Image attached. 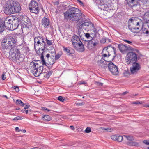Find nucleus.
Segmentation results:
<instances>
[{
  "label": "nucleus",
  "mask_w": 149,
  "mask_h": 149,
  "mask_svg": "<svg viewBox=\"0 0 149 149\" xmlns=\"http://www.w3.org/2000/svg\"><path fill=\"white\" fill-rule=\"evenodd\" d=\"M85 104V103L82 102L81 103H76V105L77 106H82L84 105Z\"/></svg>",
  "instance_id": "6e6d98bb"
},
{
  "label": "nucleus",
  "mask_w": 149,
  "mask_h": 149,
  "mask_svg": "<svg viewBox=\"0 0 149 149\" xmlns=\"http://www.w3.org/2000/svg\"><path fill=\"white\" fill-rule=\"evenodd\" d=\"M136 18L132 17L129 20L128 27L129 29L134 33H139L140 29V26L142 23L139 22L135 19Z\"/></svg>",
  "instance_id": "39448f33"
},
{
  "label": "nucleus",
  "mask_w": 149,
  "mask_h": 149,
  "mask_svg": "<svg viewBox=\"0 0 149 149\" xmlns=\"http://www.w3.org/2000/svg\"><path fill=\"white\" fill-rule=\"evenodd\" d=\"M52 120V118L49 115H45L42 117V120L44 121H48Z\"/></svg>",
  "instance_id": "7c9ffc66"
},
{
  "label": "nucleus",
  "mask_w": 149,
  "mask_h": 149,
  "mask_svg": "<svg viewBox=\"0 0 149 149\" xmlns=\"http://www.w3.org/2000/svg\"><path fill=\"white\" fill-rule=\"evenodd\" d=\"M118 48L122 52L126 51L127 50H132L131 47H129L128 46L123 44L118 45Z\"/></svg>",
  "instance_id": "412c9836"
},
{
  "label": "nucleus",
  "mask_w": 149,
  "mask_h": 149,
  "mask_svg": "<svg viewBox=\"0 0 149 149\" xmlns=\"http://www.w3.org/2000/svg\"><path fill=\"white\" fill-rule=\"evenodd\" d=\"M34 48L36 50V48L38 50L36 51V53L39 55H41L40 58L43 65H45L46 63L44 58L45 51L47 49L48 45L45 42L44 38L43 36L36 37L34 38Z\"/></svg>",
  "instance_id": "f03ea898"
},
{
  "label": "nucleus",
  "mask_w": 149,
  "mask_h": 149,
  "mask_svg": "<svg viewBox=\"0 0 149 149\" xmlns=\"http://www.w3.org/2000/svg\"><path fill=\"white\" fill-rule=\"evenodd\" d=\"M116 141L118 142H121L123 139V137L121 136H117Z\"/></svg>",
  "instance_id": "c9c22d12"
},
{
  "label": "nucleus",
  "mask_w": 149,
  "mask_h": 149,
  "mask_svg": "<svg viewBox=\"0 0 149 149\" xmlns=\"http://www.w3.org/2000/svg\"><path fill=\"white\" fill-rule=\"evenodd\" d=\"M106 39L104 38H102L100 40L101 43H104L106 42Z\"/></svg>",
  "instance_id": "8fccbe9b"
},
{
  "label": "nucleus",
  "mask_w": 149,
  "mask_h": 149,
  "mask_svg": "<svg viewBox=\"0 0 149 149\" xmlns=\"http://www.w3.org/2000/svg\"><path fill=\"white\" fill-rule=\"evenodd\" d=\"M132 66L130 68L131 74H136L139 70L141 69V66L137 62L132 63Z\"/></svg>",
  "instance_id": "f8f14e48"
},
{
  "label": "nucleus",
  "mask_w": 149,
  "mask_h": 149,
  "mask_svg": "<svg viewBox=\"0 0 149 149\" xmlns=\"http://www.w3.org/2000/svg\"><path fill=\"white\" fill-rule=\"evenodd\" d=\"M91 131V129L90 127H87L85 130V132L86 133H89Z\"/></svg>",
  "instance_id": "c03bdc74"
},
{
  "label": "nucleus",
  "mask_w": 149,
  "mask_h": 149,
  "mask_svg": "<svg viewBox=\"0 0 149 149\" xmlns=\"http://www.w3.org/2000/svg\"><path fill=\"white\" fill-rule=\"evenodd\" d=\"M106 49L107 50L108 52V57H109L111 56V54H110V52H113L114 54V55L113 56V58L111 60H108L107 61V62H109L110 61H112L115 58V57L116 56V48L112 46L111 45H108L106 47H105Z\"/></svg>",
  "instance_id": "4468645a"
},
{
  "label": "nucleus",
  "mask_w": 149,
  "mask_h": 149,
  "mask_svg": "<svg viewBox=\"0 0 149 149\" xmlns=\"http://www.w3.org/2000/svg\"><path fill=\"white\" fill-rule=\"evenodd\" d=\"M21 50L23 54H26L29 51V48L26 45L22 44L17 47H12L9 52V58L13 62L22 63L25 58L24 55L21 53L19 50Z\"/></svg>",
  "instance_id": "f257e3e1"
},
{
  "label": "nucleus",
  "mask_w": 149,
  "mask_h": 149,
  "mask_svg": "<svg viewBox=\"0 0 149 149\" xmlns=\"http://www.w3.org/2000/svg\"><path fill=\"white\" fill-rule=\"evenodd\" d=\"M5 21L0 20V33L3 32L6 28Z\"/></svg>",
  "instance_id": "a878e982"
},
{
  "label": "nucleus",
  "mask_w": 149,
  "mask_h": 149,
  "mask_svg": "<svg viewBox=\"0 0 149 149\" xmlns=\"http://www.w3.org/2000/svg\"><path fill=\"white\" fill-rule=\"evenodd\" d=\"M143 142L146 145H149V141H148L147 140H144Z\"/></svg>",
  "instance_id": "4d7b16f0"
},
{
  "label": "nucleus",
  "mask_w": 149,
  "mask_h": 149,
  "mask_svg": "<svg viewBox=\"0 0 149 149\" xmlns=\"http://www.w3.org/2000/svg\"><path fill=\"white\" fill-rule=\"evenodd\" d=\"M63 54V52L62 51H60L58 52L57 54H55V56L54 57V59L56 61L58 60L60 57Z\"/></svg>",
  "instance_id": "cd10ccee"
},
{
  "label": "nucleus",
  "mask_w": 149,
  "mask_h": 149,
  "mask_svg": "<svg viewBox=\"0 0 149 149\" xmlns=\"http://www.w3.org/2000/svg\"><path fill=\"white\" fill-rule=\"evenodd\" d=\"M101 129L102 130H105L108 132H110L113 130V129H111L110 128H104V127H101Z\"/></svg>",
  "instance_id": "ea45409f"
},
{
  "label": "nucleus",
  "mask_w": 149,
  "mask_h": 149,
  "mask_svg": "<svg viewBox=\"0 0 149 149\" xmlns=\"http://www.w3.org/2000/svg\"><path fill=\"white\" fill-rule=\"evenodd\" d=\"M5 40L9 43V45H10L12 47H17L15 46V44L17 41V38L15 36H8Z\"/></svg>",
  "instance_id": "dca6fc26"
},
{
  "label": "nucleus",
  "mask_w": 149,
  "mask_h": 149,
  "mask_svg": "<svg viewBox=\"0 0 149 149\" xmlns=\"http://www.w3.org/2000/svg\"><path fill=\"white\" fill-rule=\"evenodd\" d=\"M107 67H108V65H107V64L106 63L104 65H103V66L102 65V66H101V67L102 68L105 69L107 68Z\"/></svg>",
  "instance_id": "864d4df0"
},
{
  "label": "nucleus",
  "mask_w": 149,
  "mask_h": 149,
  "mask_svg": "<svg viewBox=\"0 0 149 149\" xmlns=\"http://www.w3.org/2000/svg\"><path fill=\"white\" fill-rule=\"evenodd\" d=\"M74 48L77 51L83 52L85 51L84 45L81 42L77 43L76 45L73 46Z\"/></svg>",
  "instance_id": "a211bd4d"
},
{
  "label": "nucleus",
  "mask_w": 149,
  "mask_h": 149,
  "mask_svg": "<svg viewBox=\"0 0 149 149\" xmlns=\"http://www.w3.org/2000/svg\"><path fill=\"white\" fill-rule=\"evenodd\" d=\"M124 136L125 137L127 140L129 141H132L134 139L133 137L132 136L124 135Z\"/></svg>",
  "instance_id": "4c0bfd02"
},
{
  "label": "nucleus",
  "mask_w": 149,
  "mask_h": 149,
  "mask_svg": "<svg viewBox=\"0 0 149 149\" xmlns=\"http://www.w3.org/2000/svg\"><path fill=\"white\" fill-rule=\"evenodd\" d=\"M49 52L51 54H56V52L55 49H54L52 51H49Z\"/></svg>",
  "instance_id": "e2e57ef3"
},
{
  "label": "nucleus",
  "mask_w": 149,
  "mask_h": 149,
  "mask_svg": "<svg viewBox=\"0 0 149 149\" xmlns=\"http://www.w3.org/2000/svg\"><path fill=\"white\" fill-rule=\"evenodd\" d=\"M124 75L125 76H127L128 75H129L130 74L129 73V72L127 71H126L124 73Z\"/></svg>",
  "instance_id": "680f3d73"
},
{
  "label": "nucleus",
  "mask_w": 149,
  "mask_h": 149,
  "mask_svg": "<svg viewBox=\"0 0 149 149\" xmlns=\"http://www.w3.org/2000/svg\"><path fill=\"white\" fill-rule=\"evenodd\" d=\"M124 42H125L126 43H127L128 44L132 45V42L131 41H130L126 40H123Z\"/></svg>",
  "instance_id": "5fc2aeb1"
},
{
  "label": "nucleus",
  "mask_w": 149,
  "mask_h": 149,
  "mask_svg": "<svg viewBox=\"0 0 149 149\" xmlns=\"http://www.w3.org/2000/svg\"><path fill=\"white\" fill-rule=\"evenodd\" d=\"M16 105L20 104L21 106H24V103L22 101L19 99H17L15 102Z\"/></svg>",
  "instance_id": "72a5a7b5"
},
{
  "label": "nucleus",
  "mask_w": 149,
  "mask_h": 149,
  "mask_svg": "<svg viewBox=\"0 0 149 149\" xmlns=\"http://www.w3.org/2000/svg\"><path fill=\"white\" fill-rule=\"evenodd\" d=\"M85 35V36L87 38H91V35L90 33H84Z\"/></svg>",
  "instance_id": "603ef678"
},
{
  "label": "nucleus",
  "mask_w": 149,
  "mask_h": 149,
  "mask_svg": "<svg viewBox=\"0 0 149 149\" xmlns=\"http://www.w3.org/2000/svg\"><path fill=\"white\" fill-rule=\"evenodd\" d=\"M143 4H146L149 3V0H138Z\"/></svg>",
  "instance_id": "37998d69"
},
{
  "label": "nucleus",
  "mask_w": 149,
  "mask_h": 149,
  "mask_svg": "<svg viewBox=\"0 0 149 149\" xmlns=\"http://www.w3.org/2000/svg\"><path fill=\"white\" fill-rule=\"evenodd\" d=\"M6 28L9 30L13 31L16 29L19 25V21L17 18L15 17L10 19L9 17L5 19Z\"/></svg>",
  "instance_id": "423d86ee"
},
{
  "label": "nucleus",
  "mask_w": 149,
  "mask_h": 149,
  "mask_svg": "<svg viewBox=\"0 0 149 149\" xmlns=\"http://www.w3.org/2000/svg\"><path fill=\"white\" fill-rule=\"evenodd\" d=\"M98 44V43L96 42H93V44H92V47H94L97 45Z\"/></svg>",
  "instance_id": "69168bd1"
},
{
  "label": "nucleus",
  "mask_w": 149,
  "mask_h": 149,
  "mask_svg": "<svg viewBox=\"0 0 149 149\" xmlns=\"http://www.w3.org/2000/svg\"><path fill=\"white\" fill-rule=\"evenodd\" d=\"M96 83L97 84V85L99 86H101L103 85V83H101L96 82Z\"/></svg>",
  "instance_id": "bf43d9fd"
},
{
  "label": "nucleus",
  "mask_w": 149,
  "mask_h": 149,
  "mask_svg": "<svg viewBox=\"0 0 149 149\" xmlns=\"http://www.w3.org/2000/svg\"><path fill=\"white\" fill-rule=\"evenodd\" d=\"M23 119V118L22 117H20L19 116H17L15 118H14L12 119L13 121H17L18 120H22Z\"/></svg>",
  "instance_id": "a19ab883"
},
{
  "label": "nucleus",
  "mask_w": 149,
  "mask_h": 149,
  "mask_svg": "<svg viewBox=\"0 0 149 149\" xmlns=\"http://www.w3.org/2000/svg\"><path fill=\"white\" fill-rule=\"evenodd\" d=\"M109 1H107L104 2L103 5H104L105 7H109L110 6V4L109 3Z\"/></svg>",
  "instance_id": "e433bc0d"
},
{
  "label": "nucleus",
  "mask_w": 149,
  "mask_h": 149,
  "mask_svg": "<svg viewBox=\"0 0 149 149\" xmlns=\"http://www.w3.org/2000/svg\"><path fill=\"white\" fill-rule=\"evenodd\" d=\"M50 47H49V49L48 48V47H47V49H46V50L45 51V52L47 51V50H53L54 49H54V47L50 45Z\"/></svg>",
  "instance_id": "3c124183"
},
{
  "label": "nucleus",
  "mask_w": 149,
  "mask_h": 149,
  "mask_svg": "<svg viewBox=\"0 0 149 149\" xmlns=\"http://www.w3.org/2000/svg\"><path fill=\"white\" fill-rule=\"evenodd\" d=\"M95 1L97 3L100 4L101 5H103L104 2L107 1H109V0H93Z\"/></svg>",
  "instance_id": "473e14b6"
},
{
  "label": "nucleus",
  "mask_w": 149,
  "mask_h": 149,
  "mask_svg": "<svg viewBox=\"0 0 149 149\" xmlns=\"http://www.w3.org/2000/svg\"><path fill=\"white\" fill-rule=\"evenodd\" d=\"M126 144L130 146H137L139 145L138 143L134 141H128L126 143Z\"/></svg>",
  "instance_id": "bb28decb"
},
{
  "label": "nucleus",
  "mask_w": 149,
  "mask_h": 149,
  "mask_svg": "<svg viewBox=\"0 0 149 149\" xmlns=\"http://www.w3.org/2000/svg\"><path fill=\"white\" fill-rule=\"evenodd\" d=\"M110 63L108 65V69L112 74L115 75H117L118 74L119 72L118 69V67L115 65L111 61L109 62Z\"/></svg>",
  "instance_id": "ddd939ff"
},
{
  "label": "nucleus",
  "mask_w": 149,
  "mask_h": 149,
  "mask_svg": "<svg viewBox=\"0 0 149 149\" xmlns=\"http://www.w3.org/2000/svg\"><path fill=\"white\" fill-rule=\"evenodd\" d=\"M13 88L15 90L16 92H18L19 91V88L18 86H14L13 87Z\"/></svg>",
  "instance_id": "09e8293b"
},
{
  "label": "nucleus",
  "mask_w": 149,
  "mask_h": 149,
  "mask_svg": "<svg viewBox=\"0 0 149 149\" xmlns=\"http://www.w3.org/2000/svg\"><path fill=\"white\" fill-rule=\"evenodd\" d=\"M79 9L74 7H70L65 12L63 13L64 20L67 21L70 20L73 17V16L78 11Z\"/></svg>",
  "instance_id": "6e6552de"
},
{
  "label": "nucleus",
  "mask_w": 149,
  "mask_h": 149,
  "mask_svg": "<svg viewBox=\"0 0 149 149\" xmlns=\"http://www.w3.org/2000/svg\"><path fill=\"white\" fill-rule=\"evenodd\" d=\"M88 18L84 17L77 25L79 26L78 31L79 32L81 31H88L94 26V25Z\"/></svg>",
  "instance_id": "0eeeda50"
},
{
  "label": "nucleus",
  "mask_w": 149,
  "mask_h": 149,
  "mask_svg": "<svg viewBox=\"0 0 149 149\" xmlns=\"http://www.w3.org/2000/svg\"><path fill=\"white\" fill-rule=\"evenodd\" d=\"M142 103V102H140L139 101H136V102H132V104H141Z\"/></svg>",
  "instance_id": "49530a36"
},
{
  "label": "nucleus",
  "mask_w": 149,
  "mask_h": 149,
  "mask_svg": "<svg viewBox=\"0 0 149 149\" xmlns=\"http://www.w3.org/2000/svg\"><path fill=\"white\" fill-rule=\"evenodd\" d=\"M58 100L60 101L63 102L64 101L65 99L63 97L60 96L58 97Z\"/></svg>",
  "instance_id": "a18cd8bd"
},
{
  "label": "nucleus",
  "mask_w": 149,
  "mask_h": 149,
  "mask_svg": "<svg viewBox=\"0 0 149 149\" xmlns=\"http://www.w3.org/2000/svg\"><path fill=\"white\" fill-rule=\"evenodd\" d=\"M137 54L133 52H130L126 55V62L128 65L132 64V63L137 62Z\"/></svg>",
  "instance_id": "1a4fd4ad"
},
{
  "label": "nucleus",
  "mask_w": 149,
  "mask_h": 149,
  "mask_svg": "<svg viewBox=\"0 0 149 149\" xmlns=\"http://www.w3.org/2000/svg\"><path fill=\"white\" fill-rule=\"evenodd\" d=\"M45 41L47 45H48L49 47V45H52V41L49 40L47 38H45Z\"/></svg>",
  "instance_id": "f704fd0d"
},
{
  "label": "nucleus",
  "mask_w": 149,
  "mask_h": 149,
  "mask_svg": "<svg viewBox=\"0 0 149 149\" xmlns=\"http://www.w3.org/2000/svg\"><path fill=\"white\" fill-rule=\"evenodd\" d=\"M93 40H91V38L88 41V45H89L91 47H92V44L93 43Z\"/></svg>",
  "instance_id": "79ce46f5"
},
{
  "label": "nucleus",
  "mask_w": 149,
  "mask_h": 149,
  "mask_svg": "<svg viewBox=\"0 0 149 149\" xmlns=\"http://www.w3.org/2000/svg\"><path fill=\"white\" fill-rule=\"evenodd\" d=\"M102 59H101L100 60L98 61L97 62V64L98 65H99L100 67L102 66V64H103L104 63V62L105 61L107 62V61L105 60L104 59H103V56H102Z\"/></svg>",
  "instance_id": "2f4dec72"
},
{
  "label": "nucleus",
  "mask_w": 149,
  "mask_h": 149,
  "mask_svg": "<svg viewBox=\"0 0 149 149\" xmlns=\"http://www.w3.org/2000/svg\"><path fill=\"white\" fill-rule=\"evenodd\" d=\"M38 62L39 61L34 60L30 63L29 68L31 72L36 77L39 76L40 75L42 76L45 72H43V66L39 65L38 63H35L34 61Z\"/></svg>",
  "instance_id": "20e7f679"
},
{
  "label": "nucleus",
  "mask_w": 149,
  "mask_h": 149,
  "mask_svg": "<svg viewBox=\"0 0 149 149\" xmlns=\"http://www.w3.org/2000/svg\"><path fill=\"white\" fill-rule=\"evenodd\" d=\"M15 130L16 132H19L21 130L19 129V128L18 127H16L15 128Z\"/></svg>",
  "instance_id": "0e129e2a"
},
{
  "label": "nucleus",
  "mask_w": 149,
  "mask_h": 149,
  "mask_svg": "<svg viewBox=\"0 0 149 149\" xmlns=\"http://www.w3.org/2000/svg\"><path fill=\"white\" fill-rule=\"evenodd\" d=\"M70 128L72 130H74L75 129L74 127L73 126H70Z\"/></svg>",
  "instance_id": "774afa93"
},
{
  "label": "nucleus",
  "mask_w": 149,
  "mask_h": 149,
  "mask_svg": "<svg viewBox=\"0 0 149 149\" xmlns=\"http://www.w3.org/2000/svg\"><path fill=\"white\" fill-rule=\"evenodd\" d=\"M5 76H6L4 74V73H3V74L1 76L2 79L3 80H5V79H6V77Z\"/></svg>",
  "instance_id": "13d9d810"
},
{
  "label": "nucleus",
  "mask_w": 149,
  "mask_h": 149,
  "mask_svg": "<svg viewBox=\"0 0 149 149\" xmlns=\"http://www.w3.org/2000/svg\"><path fill=\"white\" fill-rule=\"evenodd\" d=\"M142 26L141 29H140V31H141L144 34H148L149 33V25L148 24H146L143 26L142 23Z\"/></svg>",
  "instance_id": "aec40b11"
},
{
  "label": "nucleus",
  "mask_w": 149,
  "mask_h": 149,
  "mask_svg": "<svg viewBox=\"0 0 149 149\" xmlns=\"http://www.w3.org/2000/svg\"><path fill=\"white\" fill-rule=\"evenodd\" d=\"M63 50L65 52H66L67 53H69V55L71 54L70 52V49L64 46L63 47Z\"/></svg>",
  "instance_id": "58836bf2"
},
{
  "label": "nucleus",
  "mask_w": 149,
  "mask_h": 149,
  "mask_svg": "<svg viewBox=\"0 0 149 149\" xmlns=\"http://www.w3.org/2000/svg\"><path fill=\"white\" fill-rule=\"evenodd\" d=\"M46 57L47 58V63H46V64H47L51 65H52L56 62V61L54 59V55H52L50 56V54L48 53L46 54ZM42 65H44L42 64ZM45 65H46V64Z\"/></svg>",
  "instance_id": "f3484780"
},
{
  "label": "nucleus",
  "mask_w": 149,
  "mask_h": 149,
  "mask_svg": "<svg viewBox=\"0 0 149 149\" xmlns=\"http://www.w3.org/2000/svg\"><path fill=\"white\" fill-rule=\"evenodd\" d=\"M53 71L52 70H51L48 72L47 71L46 73H44L42 76H43L44 77L48 79L53 73Z\"/></svg>",
  "instance_id": "c85d7f7f"
},
{
  "label": "nucleus",
  "mask_w": 149,
  "mask_h": 149,
  "mask_svg": "<svg viewBox=\"0 0 149 149\" xmlns=\"http://www.w3.org/2000/svg\"><path fill=\"white\" fill-rule=\"evenodd\" d=\"M108 52L107 50L106 49L105 47H104L102 51V56L103 57H108Z\"/></svg>",
  "instance_id": "c756f323"
},
{
  "label": "nucleus",
  "mask_w": 149,
  "mask_h": 149,
  "mask_svg": "<svg viewBox=\"0 0 149 149\" xmlns=\"http://www.w3.org/2000/svg\"><path fill=\"white\" fill-rule=\"evenodd\" d=\"M41 24L45 28H47L49 25L50 21L48 18L44 17L41 20Z\"/></svg>",
  "instance_id": "4be33fe9"
},
{
  "label": "nucleus",
  "mask_w": 149,
  "mask_h": 149,
  "mask_svg": "<svg viewBox=\"0 0 149 149\" xmlns=\"http://www.w3.org/2000/svg\"><path fill=\"white\" fill-rule=\"evenodd\" d=\"M126 1L127 4H128L129 6L131 7L136 6L138 5H140L139 3L135 0H126Z\"/></svg>",
  "instance_id": "393cba45"
},
{
  "label": "nucleus",
  "mask_w": 149,
  "mask_h": 149,
  "mask_svg": "<svg viewBox=\"0 0 149 149\" xmlns=\"http://www.w3.org/2000/svg\"><path fill=\"white\" fill-rule=\"evenodd\" d=\"M73 16V17L70 20L77 22L78 23L77 24H79L80 22H81V21L85 17L84 15H82L81 11L79 9L75 13V15Z\"/></svg>",
  "instance_id": "9d476101"
},
{
  "label": "nucleus",
  "mask_w": 149,
  "mask_h": 149,
  "mask_svg": "<svg viewBox=\"0 0 149 149\" xmlns=\"http://www.w3.org/2000/svg\"><path fill=\"white\" fill-rule=\"evenodd\" d=\"M90 34L91 35V40H94L95 39L97 36V30L95 28V26L91 30H90Z\"/></svg>",
  "instance_id": "b1692460"
},
{
  "label": "nucleus",
  "mask_w": 149,
  "mask_h": 149,
  "mask_svg": "<svg viewBox=\"0 0 149 149\" xmlns=\"http://www.w3.org/2000/svg\"><path fill=\"white\" fill-rule=\"evenodd\" d=\"M26 110V108H24V109H22L21 111L22 112L24 113L25 112Z\"/></svg>",
  "instance_id": "338daca9"
},
{
  "label": "nucleus",
  "mask_w": 149,
  "mask_h": 149,
  "mask_svg": "<svg viewBox=\"0 0 149 149\" xmlns=\"http://www.w3.org/2000/svg\"><path fill=\"white\" fill-rule=\"evenodd\" d=\"M111 139L115 141H116L117 138V136H115L113 135H112L111 136Z\"/></svg>",
  "instance_id": "de8ad7c7"
},
{
  "label": "nucleus",
  "mask_w": 149,
  "mask_h": 149,
  "mask_svg": "<svg viewBox=\"0 0 149 149\" xmlns=\"http://www.w3.org/2000/svg\"><path fill=\"white\" fill-rule=\"evenodd\" d=\"M71 41L73 46L76 45L77 43L81 42L79 36L75 34L74 35L72 38Z\"/></svg>",
  "instance_id": "5701e85b"
},
{
  "label": "nucleus",
  "mask_w": 149,
  "mask_h": 149,
  "mask_svg": "<svg viewBox=\"0 0 149 149\" xmlns=\"http://www.w3.org/2000/svg\"><path fill=\"white\" fill-rule=\"evenodd\" d=\"M29 8L31 12L36 14L39 13L38 3L35 1L32 0L29 4Z\"/></svg>",
  "instance_id": "9b49d317"
},
{
  "label": "nucleus",
  "mask_w": 149,
  "mask_h": 149,
  "mask_svg": "<svg viewBox=\"0 0 149 149\" xmlns=\"http://www.w3.org/2000/svg\"><path fill=\"white\" fill-rule=\"evenodd\" d=\"M77 1L79 2V3L80 5H81L82 6H83L84 5V4L80 0H77Z\"/></svg>",
  "instance_id": "052dcab7"
},
{
  "label": "nucleus",
  "mask_w": 149,
  "mask_h": 149,
  "mask_svg": "<svg viewBox=\"0 0 149 149\" xmlns=\"http://www.w3.org/2000/svg\"><path fill=\"white\" fill-rule=\"evenodd\" d=\"M20 19L22 21L25 22V24L23 25L24 28H29L30 27L32 26V23L31 20L26 16H22L20 17Z\"/></svg>",
  "instance_id": "2eb2a0df"
},
{
  "label": "nucleus",
  "mask_w": 149,
  "mask_h": 149,
  "mask_svg": "<svg viewBox=\"0 0 149 149\" xmlns=\"http://www.w3.org/2000/svg\"><path fill=\"white\" fill-rule=\"evenodd\" d=\"M21 9V5L18 2L9 1L7 2L3 11L6 14L10 15L19 13Z\"/></svg>",
  "instance_id": "7ed1b4c3"
},
{
  "label": "nucleus",
  "mask_w": 149,
  "mask_h": 149,
  "mask_svg": "<svg viewBox=\"0 0 149 149\" xmlns=\"http://www.w3.org/2000/svg\"><path fill=\"white\" fill-rule=\"evenodd\" d=\"M1 46L3 50H7L8 49H10L12 48L10 45H9L6 40L5 39L3 40L1 42Z\"/></svg>",
  "instance_id": "6ab92c4d"
}]
</instances>
